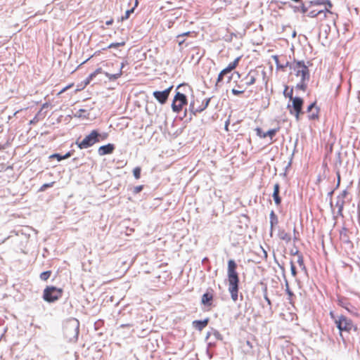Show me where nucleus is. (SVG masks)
<instances>
[{
  "label": "nucleus",
  "instance_id": "obj_1",
  "mask_svg": "<svg viewBox=\"0 0 360 360\" xmlns=\"http://www.w3.org/2000/svg\"><path fill=\"white\" fill-rule=\"evenodd\" d=\"M227 279L229 284V292L233 302H236L238 298L239 290V275L237 272V264L233 259L228 261L227 266Z\"/></svg>",
  "mask_w": 360,
  "mask_h": 360
},
{
  "label": "nucleus",
  "instance_id": "obj_2",
  "mask_svg": "<svg viewBox=\"0 0 360 360\" xmlns=\"http://www.w3.org/2000/svg\"><path fill=\"white\" fill-rule=\"evenodd\" d=\"M259 76V74L257 70H250L238 82H236V86L231 90L232 94L237 96H241L249 86L256 83Z\"/></svg>",
  "mask_w": 360,
  "mask_h": 360
},
{
  "label": "nucleus",
  "instance_id": "obj_3",
  "mask_svg": "<svg viewBox=\"0 0 360 360\" xmlns=\"http://www.w3.org/2000/svg\"><path fill=\"white\" fill-rule=\"evenodd\" d=\"M64 334L70 340H76L79 331V322L76 319L68 320L63 327Z\"/></svg>",
  "mask_w": 360,
  "mask_h": 360
},
{
  "label": "nucleus",
  "instance_id": "obj_4",
  "mask_svg": "<svg viewBox=\"0 0 360 360\" xmlns=\"http://www.w3.org/2000/svg\"><path fill=\"white\" fill-rule=\"evenodd\" d=\"M338 18L337 13L328 9L323 10L322 15H320L319 18L320 27H326L330 30L332 26L335 27Z\"/></svg>",
  "mask_w": 360,
  "mask_h": 360
},
{
  "label": "nucleus",
  "instance_id": "obj_5",
  "mask_svg": "<svg viewBox=\"0 0 360 360\" xmlns=\"http://www.w3.org/2000/svg\"><path fill=\"white\" fill-rule=\"evenodd\" d=\"M290 98L292 101V105H288V108L289 109L290 113L293 115L297 121L300 119V115L303 113L302 106L304 101L300 97H292V93L290 95Z\"/></svg>",
  "mask_w": 360,
  "mask_h": 360
},
{
  "label": "nucleus",
  "instance_id": "obj_6",
  "mask_svg": "<svg viewBox=\"0 0 360 360\" xmlns=\"http://www.w3.org/2000/svg\"><path fill=\"white\" fill-rule=\"evenodd\" d=\"M63 289L54 286H47L43 292V298L48 302H54L63 295Z\"/></svg>",
  "mask_w": 360,
  "mask_h": 360
},
{
  "label": "nucleus",
  "instance_id": "obj_7",
  "mask_svg": "<svg viewBox=\"0 0 360 360\" xmlns=\"http://www.w3.org/2000/svg\"><path fill=\"white\" fill-rule=\"evenodd\" d=\"M292 69L295 71V75L300 78L302 83L309 79V69L303 61H295L292 65Z\"/></svg>",
  "mask_w": 360,
  "mask_h": 360
},
{
  "label": "nucleus",
  "instance_id": "obj_8",
  "mask_svg": "<svg viewBox=\"0 0 360 360\" xmlns=\"http://www.w3.org/2000/svg\"><path fill=\"white\" fill-rule=\"evenodd\" d=\"M335 323L340 331L350 332L352 329L356 330V327L354 325L352 321L345 316H340L335 320Z\"/></svg>",
  "mask_w": 360,
  "mask_h": 360
},
{
  "label": "nucleus",
  "instance_id": "obj_9",
  "mask_svg": "<svg viewBox=\"0 0 360 360\" xmlns=\"http://www.w3.org/2000/svg\"><path fill=\"white\" fill-rule=\"evenodd\" d=\"M99 136L97 131L93 130L81 142H77V144L80 149L87 148L99 141Z\"/></svg>",
  "mask_w": 360,
  "mask_h": 360
},
{
  "label": "nucleus",
  "instance_id": "obj_10",
  "mask_svg": "<svg viewBox=\"0 0 360 360\" xmlns=\"http://www.w3.org/2000/svg\"><path fill=\"white\" fill-rule=\"evenodd\" d=\"M187 103L188 101L186 95L177 91L172 101V110L177 113L179 112L182 110L183 107L187 105Z\"/></svg>",
  "mask_w": 360,
  "mask_h": 360
},
{
  "label": "nucleus",
  "instance_id": "obj_11",
  "mask_svg": "<svg viewBox=\"0 0 360 360\" xmlns=\"http://www.w3.org/2000/svg\"><path fill=\"white\" fill-rule=\"evenodd\" d=\"M241 56L237 57L233 62L230 63L226 68L223 69L219 72L217 79V85L223 82L224 75L231 72L232 70H235L237 68Z\"/></svg>",
  "mask_w": 360,
  "mask_h": 360
},
{
  "label": "nucleus",
  "instance_id": "obj_12",
  "mask_svg": "<svg viewBox=\"0 0 360 360\" xmlns=\"http://www.w3.org/2000/svg\"><path fill=\"white\" fill-rule=\"evenodd\" d=\"M214 300V290L212 288L207 289L201 297V304L205 307H209L210 309L212 307V302Z\"/></svg>",
  "mask_w": 360,
  "mask_h": 360
},
{
  "label": "nucleus",
  "instance_id": "obj_13",
  "mask_svg": "<svg viewBox=\"0 0 360 360\" xmlns=\"http://www.w3.org/2000/svg\"><path fill=\"white\" fill-rule=\"evenodd\" d=\"M173 88V86H169L162 91H156L153 92V96L160 103L164 104L168 99L169 94Z\"/></svg>",
  "mask_w": 360,
  "mask_h": 360
},
{
  "label": "nucleus",
  "instance_id": "obj_14",
  "mask_svg": "<svg viewBox=\"0 0 360 360\" xmlns=\"http://www.w3.org/2000/svg\"><path fill=\"white\" fill-rule=\"evenodd\" d=\"M320 109L316 106V102L311 103L307 108L308 118L310 120H317L319 118Z\"/></svg>",
  "mask_w": 360,
  "mask_h": 360
},
{
  "label": "nucleus",
  "instance_id": "obj_15",
  "mask_svg": "<svg viewBox=\"0 0 360 360\" xmlns=\"http://www.w3.org/2000/svg\"><path fill=\"white\" fill-rule=\"evenodd\" d=\"M115 150V146L112 143H108L105 146H102L98 148V154L100 155H105L111 154Z\"/></svg>",
  "mask_w": 360,
  "mask_h": 360
},
{
  "label": "nucleus",
  "instance_id": "obj_16",
  "mask_svg": "<svg viewBox=\"0 0 360 360\" xmlns=\"http://www.w3.org/2000/svg\"><path fill=\"white\" fill-rule=\"evenodd\" d=\"M210 100H206L205 103H202V105L199 107L195 106V103H191L190 105V110L195 115L196 113L201 112L203 111L208 105Z\"/></svg>",
  "mask_w": 360,
  "mask_h": 360
},
{
  "label": "nucleus",
  "instance_id": "obj_17",
  "mask_svg": "<svg viewBox=\"0 0 360 360\" xmlns=\"http://www.w3.org/2000/svg\"><path fill=\"white\" fill-rule=\"evenodd\" d=\"M338 302L340 306L351 313L355 309V308L348 302L347 299L345 297H339Z\"/></svg>",
  "mask_w": 360,
  "mask_h": 360
},
{
  "label": "nucleus",
  "instance_id": "obj_18",
  "mask_svg": "<svg viewBox=\"0 0 360 360\" xmlns=\"http://www.w3.org/2000/svg\"><path fill=\"white\" fill-rule=\"evenodd\" d=\"M209 319H205L204 320H195L193 321L192 324L193 326L198 330H202L208 324Z\"/></svg>",
  "mask_w": 360,
  "mask_h": 360
},
{
  "label": "nucleus",
  "instance_id": "obj_19",
  "mask_svg": "<svg viewBox=\"0 0 360 360\" xmlns=\"http://www.w3.org/2000/svg\"><path fill=\"white\" fill-rule=\"evenodd\" d=\"M279 190H280L279 184L278 183L274 184L273 198H274L275 203L277 205H279L281 204V198L279 196Z\"/></svg>",
  "mask_w": 360,
  "mask_h": 360
},
{
  "label": "nucleus",
  "instance_id": "obj_20",
  "mask_svg": "<svg viewBox=\"0 0 360 360\" xmlns=\"http://www.w3.org/2000/svg\"><path fill=\"white\" fill-rule=\"evenodd\" d=\"M285 292L288 295V300H289V302L293 305L295 296L293 294V292L291 291V290L290 289V286H289V284L288 283V282H286V283H285Z\"/></svg>",
  "mask_w": 360,
  "mask_h": 360
},
{
  "label": "nucleus",
  "instance_id": "obj_21",
  "mask_svg": "<svg viewBox=\"0 0 360 360\" xmlns=\"http://www.w3.org/2000/svg\"><path fill=\"white\" fill-rule=\"evenodd\" d=\"M72 155V152L69 151L65 155L62 156L60 155V154L58 153H54L51 155H50L49 158L50 159H57L58 161H60L62 160H65V159H67L68 158H70V156Z\"/></svg>",
  "mask_w": 360,
  "mask_h": 360
},
{
  "label": "nucleus",
  "instance_id": "obj_22",
  "mask_svg": "<svg viewBox=\"0 0 360 360\" xmlns=\"http://www.w3.org/2000/svg\"><path fill=\"white\" fill-rule=\"evenodd\" d=\"M122 67H123V65H122V67H121L120 70H119V72L117 73H116V74H110V73L105 72V75L110 80L117 79L119 77H120L121 75H122Z\"/></svg>",
  "mask_w": 360,
  "mask_h": 360
},
{
  "label": "nucleus",
  "instance_id": "obj_23",
  "mask_svg": "<svg viewBox=\"0 0 360 360\" xmlns=\"http://www.w3.org/2000/svg\"><path fill=\"white\" fill-rule=\"evenodd\" d=\"M279 238L281 240L285 241V243H289L291 240V236L290 233L285 232L284 231H281L279 233Z\"/></svg>",
  "mask_w": 360,
  "mask_h": 360
},
{
  "label": "nucleus",
  "instance_id": "obj_24",
  "mask_svg": "<svg viewBox=\"0 0 360 360\" xmlns=\"http://www.w3.org/2000/svg\"><path fill=\"white\" fill-rule=\"evenodd\" d=\"M279 131V127L271 129L267 131L265 133L266 137L269 136L270 139L271 140V143L274 142L275 141L273 140L274 136L276 135V134Z\"/></svg>",
  "mask_w": 360,
  "mask_h": 360
},
{
  "label": "nucleus",
  "instance_id": "obj_25",
  "mask_svg": "<svg viewBox=\"0 0 360 360\" xmlns=\"http://www.w3.org/2000/svg\"><path fill=\"white\" fill-rule=\"evenodd\" d=\"M348 231L346 228L343 227L340 232V238L341 240H344L345 242H349L348 236Z\"/></svg>",
  "mask_w": 360,
  "mask_h": 360
},
{
  "label": "nucleus",
  "instance_id": "obj_26",
  "mask_svg": "<svg viewBox=\"0 0 360 360\" xmlns=\"http://www.w3.org/2000/svg\"><path fill=\"white\" fill-rule=\"evenodd\" d=\"M323 11V10H318V9L311 10L308 13L307 16H309L310 18H315L316 16L322 15Z\"/></svg>",
  "mask_w": 360,
  "mask_h": 360
},
{
  "label": "nucleus",
  "instance_id": "obj_27",
  "mask_svg": "<svg viewBox=\"0 0 360 360\" xmlns=\"http://www.w3.org/2000/svg\"><path fill=\"white\" fill-rule=\"evenodd\" d=\"M124 45L125 41L112 43L107 48H103V50H106L107 49L117 48L119 46H124Z\"/></svg>",
  "mask_w": 360,
  "mask_h": 360
},
{
  "label": "nucleus",
  "instance_id": "obj_28",
  "mask_svg": "<svg viewBox=\"0 0 360 360\" xmlns=\"http://www.w3.org/2000/svg\"><path fill=\"white\" fill-rule=\"evenodd\" d=\"M51 275V271H44L40 274V278L43 281H46L49 278Z\"/></svg>",
  "mask_w": 360,
  "mask_h": 360
},
{
  "label": "nucleus",
  "instance_id": "obj_29",
  "mask_svg": "<svg viewBox=\"0 0 360 360\" xmlns=\"http://www.w3.org/2000/svg\"><path fill=\"white\" fill-rule=\"evenodd\" d=\"M141 167H135V168L133 169V174H134V177H135L136 179H140V177H141Z\"/></svg>",
  "mask_w": 360,
  "mask_h": 360
},
{
  "label": "nucleus",
  "instance_id": "obj_30",
  "mask_svg": "<svg viewBox=\"0 0 360 360\" xmlns=\"http://www.w3.org/2000/svg\"><path fill=\"white\" fill-rule=\"evenodd\" d=\"M255 130L256 131V134L257 136H259L261 139L266 138V135H265L266 132H263L261 128L257 127Z\"/></svg>",
  "mask_w": 360,
  "mask_h": 360
},
{
  "label": "nucleus",
  "instance_id": "obj_31",
  "mask_svg": "<svg viewBox=\"0 0 360 360\" xmlns=\"http://www.w3.org/2000/svg\"><path fill=\"white\" fill-rule=\"evenodd\" d=\"M55 184L54 181L53 182H51V183H49V184H43L40 188L39 189V191L40 192H43L44 191L46 188H50V187H52L53 186V184Z\"/></svg>",
  "mask_w": 360,
  "mask_h": 360
},
{
  "label": "nucleus",
  "instance_id": "obj_32",
  "mask_svg": "<svg viewBox=\"0 0 360 360\" xmlns=\"http://www.w3.org/2000/svg\"><path fill=\"white\" fill-rule=\"evenodd\" d=\"M134 8H131V9H129V10H127V11L125 12L124 15H123V16L122 17V20H127V19L129 18L130 15H131L132 13H134Z\"/></svg>",
  "mask_w": 360,
  "mask_h": 360
},
{
  "label": "nucleus",
  "instance_id": "obj_33",
  "mask_svg": "<svg viewBox=\"0 0 360 360\" xmlns=\"http://www.w3.org/2000/svg\"><path fill=\"white\" fill-rule=\"evenodd\" d=\"M290 271H291V274L292 275V276L296 277L297 270H296V267L292 262H290Z\"/></svg>",
  "mask_w": 360,
  "mask_h": 360
},
{
  "label": "nucleus",
  "instance_id": "obj_34",
  "mask_svg": "<svg viewBox=\"0 0 360 360\" xmlns=\"http://www.w3.org/2000/svg\"><path fill=\"white\" fill-rule=\"evenodd\" d=\"M297 263L299 264V265L300 266L304 267V259H303L302 255L301 254H298V253H297Z\"/></svg>",
  "mask_w": 360,
  "mask_h": 360
},
{
  "label": "nucleus",
  "instance_id": "obj_35",
  "mask_svg": "<svg viewBox=\"0 0 360 360\" xmlns=\"http://www.w3.org/2000/svg\"><path fill=\"white\" fill-rule=\"evenodd\" d=\"M143 186L142 185L137 186L134 188L133 193L134 194H137V193H140L143 190Z\"/></svg>",
  "mask_w": 360,
  "mask_h": 360
},
{
  "label": "nucleus",
  "instance_id": "obj_36",
  "mask_svg": "<svg viewBox=\"0 0 360 360\" xmlns=\"http://www.w3.org/2000/svg\"><path fill=\"white\" fill-rule=\"evenodd\" d=\"M264 291V299L267 302L269 306H271V300H269V298L268 297V295H267V288H265Z\"/></svg>",
  "mask_w": 360,
  "mask_h": 360
},
{
  "label": "nucleus",
  "instance_id": "obj_37",
  "mask_svg": "<svg viewBox=\"0 0 360 360\" xmlns=\"http://www.w3.org/2000/svg\"><path fill=\"white\" fill-rule=\"evenodd\" d=\"M74 85V84H69L68 86H65V88H63L61 91H60L58 93V96H60L61 94H63V92H65L66 90H68V89L72 87Z\"/></svg>",
  "mask_w": 360,
  "mask_h": 360
},
{
  "label": "nucleus",
  "instance_id": "obj_38",
  "mask_svg": "<svg viewBox=\"0 0 360 360\" xmlns=\"http://www.w3.org/2000/svg\"><path fill=\"white\" fill-rule=\"evenodd\" d=\"M337 205L339 206V207H338V213L340 215H342V210H343L344 202H342V203L340 205H338V203Z\"/></svg>",
  "mask_w": 360,
  "mask_h": 360
},
{
  "label": "nucleus",
  "instance_id": "obj_39",
  "mask_svg": "<svg viewBox=\"0 0 360 360\" xmlns=\"http://www.w3.org/2000/svg\"><path fill=\"white\" fill-rule=\"evenodd\" d=\"M191 34V32H184L182 34H180L177 36V38H181V37H186V36H189Z\"/></svg>",
  "mask_w": 360,
  "mask_h": 360
},
{
  "label": "nucleus",
  "instance_id": "obj_40",
  "mask_svg": "<svg viewBox=\"0 0 360 360\" xmlns=\"http://www.w3.org/2000/svg\"><path fill=\"white\" fill-rule=\"evenodd\" d=\"M270 216H271V224L273 223V219H276V216L274 213V211H271V214H270Z\"/></svg>",
  "mask_w": 360,
  "mask_h": 360
},
{
  "label": "nucleus",
  "instance_id": "obj_41",
  "mask_svg": "<svg viewBox=\"0 0 360 360\" xmlns=\"http://www.w3.org/2000/svg\"><path fill=\"white\" fill-rule=\"evenodd\" d=\"M326 4L328 6V8H326V9H328L330 11V9L332 8V7H333L332 3L330 1H327V2Z\"/></svg>",
  "mask_w": 360,
  "mask_h": 360
},
{
  "label": "nucleus",
  "instance_id": "obj_42",
  "mask_svg": "<svg viewBox=\"0 0 360 360\" xmlns=\"http://www.w3.org/2000/svg\"><path fill=\"white\" fill-rule=\"evenodd\" d=\"M94 72L96 74V75H98V74H101L102 73V69L101 68H97Z\"/></svg>",
  "mask_w": 360,
  "mask_h": 360
},
{
  "label": "nucleus",
  "instance_id": "obj_43",
  "mask_svg": "<svg viewBox=\"0 0 360 360\" xmlns=\"http://www.w3.org/2000/svg\"><path fill=\"white\" fill-rule=\"evenodd\" d=\"M97 75L94 72L89 75V79H93Z\"/></svg>",
  "mask_w": 360,
  "mask_h": 360
},
{
  "label": "nucleus",
  "instance_id": "obj_44",
  "mask_svg": "<svg viewBox=\"0 0 360 360\" xmlns=\"http://www.w3.org/2000/svg\"><path fill=\"white\" fill-rule=\"evenodd\" d=\"M260 248H261V250H262V251L263 252L264 257V258H267V252L262 247H260Z\"/></svg>",
  "mask_w": 360,
  "mask_h": 360
},
{
  "label": "nucleus",
  "instance_id": "obj_45",
  "mask_svg": "<svg viewBox=\"0 0 360 360\" xmlns=\"http://www.w3.org/2000/svg\"><path fill=\"white\" fill-rule=\"evenodd\" d=\"M91 80H92V79H89V77H88L86 79V81H85V85L89 84Z\"/></svg>",
  "mask_w": 360,
  "mask_h": 360
},
{
  "label": "nucleus",
  "instance_id": "obj_46",
  "mask_svg": "<svg viewBox=\"0 0 360 360\" xmlns=\"http://www.w3.org/2000/svg\"><path fill=\"white\" fill-rule=\"evenodd\" d=\"M330 317H331L333 319H334V321H335V319H337L335 318V315H334V313H333V311H330Z\"/></svg>",
  "mask_w": 360,
  "mask_h": 360
},
{
  "label": "nucleus",
  "instance_id": "obj_47",
  "mask_svg": "<svg viewBox=\"0 0 360 360\" xmlns=\"http://www.w3.org/2000/svg\"><path fill=\"white\" fill-rule=\"evenodd\" d=\"M112 22H113V20H110L106 22V25H112Z\"/></svg>",
  "mask_w": 360,
  "mask_h": 360
},
{
  "label": "nucleus",
  "instance_id": "obj_48",
  "mask_svg": "<svg viewBox=\"0 0 360 360\" xmlns=\"http://www.w3.org/2000/svg\"><path fill=\"white\" fill-rule=\"evenodd\" d=\"M184 39H181L179 41V44L181 46L184 42Z\"/></svg>",
  "mask_w": 360,
  "mask_h": 360
},
{
  "label": "nucleus",
  "instance_id": "obj_49",
  "mask_svg": "<svg viewBox=\"0 0 360 360\" xmlns=\"http://www.w3.org/2000/svg\"><path fill=\"white\" fill-rule=\"evenodd\" d=\"M302 11L303 13H306L307 12V8L305 7H302Z\"/></svg>",
  "mask_w": 360,
  "mask_h": 360
},
{
  "label": "nucleus",
  "instance_id": "obj_50",
  "mask_svg": "<svg viewBox=\"0 0 360 360\" xmlns=\"http://www.w3.org/2000/svg\"><path fill=\"white\" fill-rule=\"evenodd\" d=\"M48 107V103H44L42 105V108Z\"/></svg>",
  "mask_w": 360,
  "mask_h": 360
},
{
  "label": "nucleus",
  "instance_id": "obj_51",
  "mask_svg": "<svg viewBox=\"0 0 360 360\" xmlns=\"http://www.w3.org/2000/svg\"><path fill=\"white\" fill-rule=\"evenodd\" d=\"M316 4H324L325 3H324V2H319V1H317Z\"/></svg>",
  "mask_w": 360,
  "mask_h": 360
},
{
  "label": "nucleus",
  "instance_id": "obj_52",
  "mask_svg": "<svg viewBox=\"0 0 360 360\" xmlns=\"http://www.w3.org/2000/svg\"><path fill=\"white\" fill-rule=\"evenodd\" d=\"M138 5V0H136L135 1V6H136Z\"/></svg>",
  "mask_w": 360,
  "mask_h": 360
},
{
  "label": "nucleus",
  "instance_id": "obj_53",
  "mask_svg": "<svg viewBox=\"0 0 360 360\" xmlns=\"http://www.w3.org/2000/svg\"><path fill=\"white\" fill-rule=\"evenodd\" d=\"M340 175L338 174V184L340 183Z\"/></svg>",
  "mask_w": 360,
  "mask_h": 360
},
{
  "label": "nucleus",
  "instance_id": "obj_54",
  "mask_svg": "<svg viewBox=\"0 0 360 360\" xmlns=\"http://www.w3.org/2000/svg\"><path fill=\"white\" fill-rule=\"evenodd\" d=\"M88 59H86L85 61H83V63H85V62H87Z\"/></svg>",
  "mask_w": 360,
  "mask_h": 360
},
{
  "label": "nucleus",
  "instance_id": "obj_55",
  "mask_svg": "<svg viewBox=\"0 0 360 360\" xmlns=\"http://www.w3.org/2000/svg\"><path fill=\"white\" fill-rule=\"evenodd\" d=\"M88 59H86L85 61H83V63H85V62H87Z\"/></svg>",
  "mask_w": 360,
  "mask_h": 360
},
{
  "label": "nucleus",
  "instance_id": "obj_56",
  "mask_svg": "<svg viewBox=\"0 0 360 360\" xmlns=\"http://www.w3.org/2000/svg\"><path fill=\"white\" fill-rule=\"evenodd\" d=\"M88 59H86L85 61H83V63H85V62H87Z\"/></svg>",
  "mask_w": 360,
  "mask_h": 360
}]
</instances>
